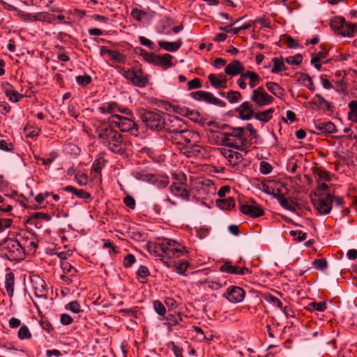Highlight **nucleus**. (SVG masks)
Wrapping results in <instances>:
<instances>
[{
    "label": "nucleus",
    "mask_w": 357,
    "mask_h": 357,
    "mask_svg": "<svg viewBox=\"0 0 357 357\" xmlns=\"http://www.w3.org/2000/svg\"><path fill=\"white\" fill-rule=\"evenodd\" d=\"M32 287L34 289L35 295L40 298H46L47 290L45 287V282L38 276L31 279Z\"/></svg>",
    "instance_id": "18"
},
{
    "label": "nucleus",
    "mask_w": 357,
    "mask_h": 357,
    "mask_svg": "<svg viewBox=\"0 0 357 357\" xmlns=\"http://www.w3.org/2000/svg\"><path fill=\"white\" fill-rule=\"evenodd\" d=\"M15 276L12 272L6 275L5 288L9 297H13L14 294Z\"/></svg>",
    "instance_id": "33"
},
{
    "label": "nucleus",
    "mask_w": 357,
    "mask_h": 357,
    "mask_svg": "<svg viewBox=\"0 0 357 357\" xmlns=\"http://www.w3.org/2000/svg\"><path fill=\"white\" fill-rule=\"evenodd\" d=\"M266 301L270 303L272 305L276 306L280 309H282V303L281 301L275 296L268 295L266 296Z\"/></svg>",
    "instance_id": "55"
},
{
    "label": "nucleus",
    "mask_w": 357,
    "mask_h": 357,
    "mask_svg": "<svg viewBox=\"0 0 357 357\" xmlns=\"http://www.w3.org/2000/svg\"><path fill=\"white\" fill-rule=\"evenodd\" d=\"M312 203L319 214H328L332 209L333 195L328 193L325 197L312 199Z\"/></svg>",
    "instance_id": "14"
},
{
    "label": "nucleus",
    "mask_w": 357,
    "mask_h": 357,
    "mask_svg": "<svg viewBox=\"0 0 357 357\" xmlns=\"http://www.w3.org/2000/svg\"><path fill=\"white\" fill-rule=\"evenodd\" d=\"M221 272H225L229 274H236L244 275L250 273L251 271L246 267H238L231 264V261H227L220 267Z\"/></svg>",
    "instance_id": "17"
},
{
    "label": "nucleus",
    "mask_w": 357,
    "mask_h": 357,
    "mask_svg": "<svg viewBox=\"0 0 357 357\" xmlns=\"http://www.w3.org/2000/svg\"><path fill=\"white\" fill-rule=\"evenodd\" d=\"M11 107L5 101H0V113L2 114H6L10 112Z\"/></svg>",
    "instance_id": "63"
},
{
    "label": "nucleus",
    "mask_w": 357,
    "mask_h": 357,
    "mask_svg": "<svg viewBox=\"0 0 357 357\" xmlns=\"http://www.w3.org/2000/svg\"><path fill=\"white\" fill-rule=\"evenodd\" d=\"M173 266L177 273L184 275L189 266V263L186 260H181L178 262H173Z\"/></svg>",
    "instance_id": "39"
},
{
    "label": "nucleus",
    "mask_w": 357,
    "mask_h": 357,
    "mask_svg": "<svg viewBox=\"0 0 357 357\" xmlns=\"http://www.w3.org/2000/svg\"><path fill=\"white\" fill-rule=\"evenodd\" d=\"M153 12H146L137 8L132 9L131 17L139 22H149L153 17Z\"/></svg>",
    "instance_id": "24"
},
{
    "label": "nucleus",
    "mask_w": 357,
    "mask_h": 357,
    "mask_svg": "<svg viewBox=\"0 0 357 357\" xmlns=\"http://www.w3.org/2000/svg\"><path fill=\"white\" fill-rule=\"evenodd\" d=\"M317 134H331L337 132L335 125L331 121H314Z\"/></svg>",
    "instance_id": "22"
},
{
    "label": "nucleus",
    "mask_w": 357,
    "mask_h": 357,
    "mask_svg": "<svg viewBox=\"0 0 357 357\" xmlns=\"http://www.w3.org/2000/svg\"><path fill=\"white\" fill-rule=\"evenodd\" d=\"M298 80L301 82L309 90L314 91V86L312 78L305 73H301Z\"/></svg>",
    "instance_id": "44"
},
{
    "label": "nucleus",
    "mask_w": 357,
    "mask_h": 357,
    "mask_svg": "<svg viewBox=\"0 0 357 357\" xmlns=\"http://www.w3.org/2000/svg\"><path fill=\"white\" fill-rule=\"evenodd\" d=\"M153 307L155 312L160 315H165L166 313V309L161 301L155 300L153 301Z\"/></svg>",
    "instance_id": "53"
},
{
    "label": "nucleus",
    "mask_w": 357,
    "mask_h": 357,
    "mask_svg": "<svg viewBox=\"0 0 357 357\" xmlns=\"http://www.w3.org/2000/svg\"><path fill=\"white\" fill-rule=\"evenodd\" d=\"M98 109L102 114H110V116L119 115L116 113L120 112L126 115L123 116L124 117H130L134 119L133 114L130 109L126 107L122 108L115 102H105L99 107Z\"/></svg>",
    "instance_id": "10"
},
{
    "label": "nucleus",
    "mask_w": 357,
    "mask_h": 357,
    "mask_svg": "<svg viewBox=\"0 0 357 357\" xmlns=\"http://www.w3.org/2000/svg\"><path fill=\"white\" fill-rule=\"evenodd\" d=\"M173 56L169 54H165L163 55H157V66H161L163 69H168L173 66L172 61Z\"/></svg>",
    "instance_id": "30"
},
{
    "label": "nucleus",
    "mask_w": 357,
    "mask_h": 357,
    "mask_svg": "<svg viewBox=\"0 0 357 357\" xmlns=\"http://www.w3.org/2000/svg\"><path fill=\"white\" fill-rule=\"evenodd\" d=\"M314 173L319 176V178H324L326 181H329V173L326 170L321 169L320 168H317Z\"/></svg>",
    "instance_id": "57"
},
{
    "label": "nucleus",
    "mask_w": 357,
    "mask_h": 357,
    "mask_svg": "<svg viewBox=\"0 0 357 357\" xmlns=\"http://www.w3.org/2000/svg\"><path fill=\"white\" fill-rule=\"evenodd\" d=\"M123 203L126 204V206L131 209H134L135 208V200L131 196H126L123 198Z\"/></svg>",
    "instance_id": "61"
},
{
    "label": "nucleus",
    "mask_w": 357,
    "mask_h": 357,
    "mask_svg": "<svg viewBox=\"0 0 357 357\" xmlns=\"http://www.w3.org/2000/svg\"><path fill=\"white\" fill-rule=\"evenodd\" d=\"M272 63L273 64L271 69L272 73L278 74L279 73L287 70V67L284 63V59L282 56L273 58Z\"/></svg>",
    "instance_id": "34"
},
{
    "label": "nucleus",
    "mask_w": 357,
    "mask_h": 357,
    "mask_svg": "<svg viewBox=\"0 0 357 357\" xmlns=\"http://www.w3.org/2000/svg\"><path fill=\"white\" fill-rule=\"evenodd\" d=\"M307 104L314 105L319 109H326L328 111L332 110L331 103L324 99L320 94H316L310 102Z\"/></svg>",
    "instance_id": "27"
},
{
    "label": "nucleus",
    "mask_w": 357,
    "mask_h": 357,
    "mask_svg": "<svg viewBox=\"0 0 357 357\" xmlns=\"http://www.w3.org/2000/svg\"><path fill=\"white\" fill-rule=\"evenodd\" d=\"M109 56L111 58L118 63H124L126 61V56L119 51L112 50L109 52Z\"/></svg>",
    "instance_id": "48"
},
{
    "label": "nucleus",
    "mask_w": 357,
    "mask_h": 357,
    "mask_svg": "<svg viewBox=\"0 0 357 357\" xmlns=\"http://www.w3.org/2000/svg\"><path fill=\"white\" fill-rule=\"evenodd\" d=\"M244 73V66L243 63L238 60L232 61L225 69V73L230 76H236Z\"/></svg>",
    "instance_id": "23"
},
{
    "label": "nucleus",
    "mask_w": 357,
    "mask_h": 357,
    "mask_svg": "<svg viewBox=\"0 0 357 357\" xmlns=\"http://www.w3.org/2000/svg\"><path fill=\"white\" fill-rule=\"evenodd\" d=\"M208 142L212 145L227 146L226 132L211 130L208 135Z\"/></svg>",
    "instance_id": "20"
},
{
    "label": "nucleus",
    "mask_w": 357,
    "mask_h": 357,
    "mask_svg": "<svg viewBox=\"0 0 357 357\" xmlns=\"http://www.w3.org/2000/svg\"><path fill=\"white\" fill-rule=\"evenodd\" d=\"M225 127L229 128L226 132L227 147L232 148L236 150L245 151V146L248 139L244 127H230L225 125Z\"/></svg>",
    "instance_id": "3"
},
{
    "label": "nucleus",
    "mask_w": 357,
    "mask_h": 357,
    "mask_svg": "<svg viewBox=\"0 0 357 357\" xmlns=\"http://www.w3.org/2000/svg\"><path fill=\"white\" fill-rule=\"evenodd\" d=\"M217 204L222 209H231L235 206V200L232 197H229L218 201Z\"/></svg>",
    "instance_id": "42"
},
{
    "label": "nucleus",
    "mask_w": 357,
    "mask_h": 357,
    "mask_svg": "<svg viewBox=\"0 0 357 357\" xmlns=\"http://www.w3.org/2000/svg\"><path fill=\"white\" fill-rule=\"evenodd\" d=\"M195 136V134L185 128L184 130H181L178 133L175 134L174 135L171 136L169 137L174 143L181 145H185L186 147L188 144H190L192 139Z\"/></svg>",
    "instance_id": "16"
},
{
    "label": "nucleus",
    "mask_w": 357,
    "mask_h": 357,
    "mask_svg": "<svg viewBox=\"0 0 357 357\" xmlns=\"http://www.w3.org/2000/svg\"><path fill=\"white\" fill-rule=\"evenodd\" d=\"M61 323L63 325H69L73 323V317L68 314H62L61 315Z\"/></svg>",
    "instance_id": "64"
},
{
    "label": "nucleus",
    "mask_w": 357,
    "mask_h": 357,
    "mask_svg": "<svg viewBox=\"0 0 357 357\" xmlns=\"http://www.w3.org/2000/svg\"><path fill=\"white\" fill-rule=\"evenodd\" d=\"M148 250L151 254L155 255L156 257H167L168 259L179 257L186 252L183 245L169 238L148 245Z\"/></svg>",
    "instance_id": "2"
},
{
    "label": "nucleus",
    "mask_w": 357,
    "mask_h": 357,
    "mask_svg": "<svg viewBox=\"0 0 357 357\" xmlns=\"http://www.w3.org/2000/svg\"><path fill=\"white\" fill-rule=\"evenodd\" d=\"M202 86L200 79L199 78H194L188 82V88L189 90L194 89H199Z\"/></svg>",
    "instance_id": "60"
},
{
    "label": "nucleus",
    "mask_w": 357,
    "mask_h": 357,
    "mask_svg": "<svg viewBox=\"0 0 357 357\" xmlns=\"http://www.w3.org/2000/svg\"><path fill=\"white\" fill-rule=\"evenodd\" d=\"M76 82L79 85L84 86L91 82V77L88 75H79L76 77Z\"/></svg>",
    "instance_id": "52"
},
{
    "label": "nucleus",
    "mask_w": 357,
    "mask_h": 357,
    "mask_svg": "<svg viewBox=\"0 0 357 357\" xmlns=\"http://www.w3.org/2000/svg\"><path fill=\"white\" fill-rule=\"evenodd\" d=\"M190 96L196 100L204 101L211 105H218L220 107H225V102L220 99L214 97L210 92L205 91H197L190 93Z\"/></svg>",
    "instance_id": "13"
},
{
    "label": "nucleus",
    "mask_w": 357,
    "mask_h": 357,
    "mask_svg": "<svg viewBox=\"0 0 357 357\" xmlns=\"http://www.w3.org/2000/svg\"><path fill=\"white\" fill-rule=\"evenodd\" d=\"M170 190L175 196L186 199L189 198L190 192L186 189L185 185L183 183L178 182L172 183L170 186Z\"/></svg>",
    "instance_id": "26"
},
{
    "label": "nucleus",
    "mask_w": 357,
    "mask_h": 357,
    "mask_svg": "<svg viewBox=\"0 0 357 357\" xmlns=\"http://www.w3.org/2000/svg\"><path fill=\"white\" fill-rule=\"evenodd\" d=\"M348 107L350 109V111L348 114L349 118L350 120H351V119H353V117H354V114H357V101L356 100L351 101L349 103Z\"/></svg>",
    "instance_id": "56"
},
{
    "label": "nucleus",
    "mask_w": 357,
    "mask_h": 357,
    "mask_svg": "<svg viewBox=\"0 0 357 357\" xmlns=\"http://www.w3.org/2000/svg\"><path fill=\"white\" fill-rule=\"evenodd\" d=\"M141 119L147 128L153 130H161L165 126V118L157 112L146 111L141 114Z\"/></svg>",
    "instance_id": "8"
},
{
    "label": "nucleus",
    "mask_w": 357,
    "mask_h": 357,
    "mask_svg": "<svg viewBox=\"0 0 357 357\" xmlns=\"http://www.w3.org/2000/svg\"><path fill=\"white\" fill-rule=\"evenodd\" d=\"M273 98L268 94L263 86L255 89L250 96V100L259 107L268 105L273 102Z\"/></svg>",
    "instance_id": "12"
},
{
    "label": "nucleus",
    "mask_w": 357,
    "mask_h": 357,
    "mask_svg": "<svg viewBox=\"0 0 357 357\" xmlns=\"http://www.w3.org/2000/svg\"><path fill=\"white\" fill-rule=\"evenodd\" d=\"M158 43L160 47H161L162 49L167 52H176L182 45L181 39H178L177 41L175 42L159 40Z\"/></svg>",
    "instance_id": "28"
},
{
    "label": "nucleus",
    "mask_w": 357,
    "mask_h": 357,
    "mask_svg": "<svg viewBox=\"0 0 357 357\" xmlns=\"http://www.w3.org/2000/svg\"><path fill=\"white\" fill-rule=\"evenodd\" d=\"M20 247L24 251V257L26 255H32L36 252L38 240L37 236L30 231H22L16 236Z\"/></svg>",
    "instance_id": "7"
},
{
    "label": "nucleus",
    "mask_w": 357,
    "mask_h": 357,
    "mask_svg": "<svg viewBox=\"0 0 357 357\" xmlns=\"http://www.w3.org/2000/svg\"><path fill=\"white\" fill-rule=\"evenodd\" d=\"M220 152L229 162V163L235 166L239 164L243 160V156L239 152L227 149L225 148L220 149Z\"/></svg>",
    "instance_id": "19"
},
{
    "label": "nucleus",
    "mask_w": 357,
    "mask_h": 357,
    "mask_svg": "<svg viewBox=\"0 0 357 357\" xmlns=\"http://www.w3.org/2000/svg\"><path fill=\"white\" fill-rule=\"evenodd\" d=\"M135 262V257L132 254L127 255L123 259V266L126 268L130 267Z\"/></svg>",
    "instance_id": "59"
},
{
    "label": "nucleus",
    "mask_w": 357,
    "mask_h": 357,
    "mask_svg": "<svg viewBox=\"0 0 357 357\" xmlns=\"http://www.w3.org/2000/svg\"><path fill=\"white\" fill-rule=\"evenodd\" d=\"M0 255L10 261H20L25 257L16 237L4 239L0 243Z\"/></svg>",
    "instance_id": "4"
},
{
    "label": "nucleus",
    "mask_w": 357,
    "mask_h": 357,
    "mask_svg": "<svg viewBox=\"0 0 357 357\" xmlns=\"http://www.w3.org/2000/svg\"><path fill=\"white\" fill-rule=\"evenodd\" d=\"M121 73L127 80L130 82L132 85L144 88L149 83V75L145 74L139 63H134L129 69L121 68Z\"/></svg>",
    "instance_id": "5"
},
{
    "label": "nucleus",
    "mask_w": 357,
    "mask_h": 357,
    "mask_svg": "<svg viewBox=\"0 0 357 357\" xmlns=\"http://www.w3.org/2000/svg\"><path fill=\"white\" fill-rule=\"evenodd\" d=\"M330 26L335 34L344 37H354L357 31L356 24L347 22L343 17H333L330 22Z\"/></svg>",
    "instance_id": "6"
},
{
    "label": "nucleus",
    "mask_w": 357,
    "mask_h": 357,
    "mask_svg": "<svg viewBox=\"0 0 357 357\" xmlns=\"http://www.w3.org/2000/svg\"><path fill=\"white\" fill-rule=\"evenodd\" d=\"M276 198L282 208L291 211L296 210L295 206L283 195H279Z\"/></svg>",
    "instance_id": "40"
},
{
    "label": "nucleus",
    "mask_w": 357,
    "mask_h": 357,
    "mask_svg": "<svg viewBox=\"0 0 357 357\" xmlns=\"http://www.w3.org/2000/svg\"><path fill=\"white\" fill-rule=\"evenodd\" d=\"M33 18L35 21H41L48 23L55 22V16L47 12H39L35 13Z\"/></svg>",
    "instance_id": "35"
},
{
    "label": "nucleus",
    "mask_w": 357,
    "mask_h": 357,
    "mask_svg": "<svg viewBox=\"0 0 357 357\" xmlns=\"http://www.w3.org/2000/svg\"><path fill=\"white\" fill-rule=\"evenodd\" d=\"M239 209L244 215L253 218L262 216L264 213L262 206L253 199H250L245 204H241Z\"/></svg>",
    "instance_id": "11"
},
{
    "label": "nucleus",
    "mask_w": 357,
    "mask_h": 357,
    "mask_svg": "<svg viewBox=\"0 0 357 357\" xmlns=\"http://www.w3.org/2000/svg\"><path fill=\"white\" fill-rule=\"evenodd\" d=\"M242 77L249 79V86L252 89L256 87L261 81V77L257 73L250 70L242 73Z\"/></svg>",
    "instance_id": "32"
},
{
    "label": "nucleus",
    "mask_w": 357,
    "mask_h": 357,
    "mask_svg": "<svg viewBox=\"0 0 357 357\" xmlns=\"http://www.w3.org/2000/svg\"><path fill=\"white\" fill-rule=\"evenodd\" d=\"M313 266L318 270H324L328 266L327 261L322 258V259H314L312 261Z\"/></svg>",
    "instance_id": "51"
},
{
    "label": "nucleus",
    "mask_w": 357,
    "mask_h": 357,
    "mask_svg": "<svg viewBox=\"0 0 357 357\" xmlns=\"http://www.w3.org/2000/svg\"><path fill=\"white\" fill-rule=\"evenodd\" d=\"M5 94L8 98L9 100L13 102H18L24 97V95L14 90L12 86L5 90Z\"/></svg>",
    "instance_id": "38"
},
{
    "label": "nucleus",
    "mask_w": 357,
    "mask_h": 357,
    "mask_svg": "<svg viewBox=\"0 0 357 357\" xmlns=\"http://www.w3.org/2000/svg\"><path fill=\"white\" fill-rule=\"evenodd\" d=\"M187 128V125L182 119L176 116H168L165 119V126L163 128L168 133L169 137Z\"/></svg>",
    "instance_id": "9"
},
{
    "label": "nucleus",
    "mask_w": 357,
    "mask_h": 357,
    "mask_svg": "<svg viewBox=\"0 0 357 357\" xmlns=\"http://www.w3.org/2000/svg\"><path fill=\"white\" fill-rule=\"evenodd\" d=\"M114 127L121 132H130L133 129L137 130V125L132 118L114 115L109 116L107 121L101 122L96 129L100 144L109 151L122 155L126 149L127 142L125 135L114 129Z\"/></svg>",
    "instance_id": "1"
},
{
    "label": "nucleus",
    "mask_w": 357,
    "mask_h": 357,
    "mask_svg": "<svg viewBox=\"0 0 357 357\" xmlns=\"http://www.w3.org/2000/svg\"><path fill=\"white\" fill-rule=\"evenodd\" d=\"M236 112L242 120H250L255 114L252 105L248 101L243 102L236 109Z\"/></svg>",
    "instance_id": "21"
},
{
    "label": "nucleus",
    "mask_w": 357,
    "mask_h": 357,
    "mask_svg": "<svg viewBox=\"0 0 357 357\" xmlns=\"http://www.w3.org/2000/svg\"><path fill=\"white\" fill-rule=\"evenodd\" d=\"M267 89L274 96L279 98L284 96V90L278 83L273 82H268L266 84Z\"/></svg>",
    "instance_id": "29"
},
{
    "label": "nucleus",
    "mask_w": 357,
    "mask_h": 357,
    "mask_svg": "<svg viewBox=\"0 0 357 357\" xmlns=\"http://www.w3.org/2000/svg\"><path fill=\"white\" fill-rule=\"evenodd\" d=\"M327 308L326 301L321 302H310L306 307V309L312 312H324Z\"/></svg>",
    "instance_id": "37"
},
{
    "label": "nucleus",
    "mask_w": 357,
    "mask_h": 357,
    "mask_svg": "<svg viewBox=\"0 0 357 357\" xmlns=\"http://www.w3.org/2000/svg\"><path fill=\"white\" fill-rule=\"evenodd\" d=\"M13 220L10 218H0V233L10 227Z\"/></svg>",
    "instance_id": "58"
},
{
    "label": "nucleus",
    "mask_w": 357,
    "mask_h": 357,
    "mask_svg": "<svg viewBox=\"0 0 357 357\" xmlns=\"http://www.w3.org/2000/svg\"><path fill=\"white\" fill-rule=\"evenodd\" d=\"M245 291L237 286H231L228 287L224 296L229 301L234 303H239L244 298Z\"/></svg>",
    "instance_id": "15"
},
{
    "label": "nucleus",
    "mask_w": 357,
    "mask_h": 357,
    "mask_svg": "<svg viewBox=\"0 0 357 357\" xmlns=\"http://www.w3.org/2000/svg\"><path fill=\"white\" fill-rule=\"evenodd\" d=\"M273 112L274 109L269 108L266 111L255 113L254 117L259 121L266 123L272 119Z\"/></svg>",
    "instance_id": "36"
},
{
    "label": "nucleus",
    "mask_w": 357,
    "mask_h": 357,
    "mask_svg": "<svg viewBox=\"0 0 357 357\" xmlns=\"http://www.w3.org/2000/svg\"><path fill=\"white\" fill-rule=\"evenodd\" d=\"M139 40L141 45L149 47L150 50L153 49V43L151 40H150L149 39H148L144 36H139Z\"/></svg>",
    "instance_id": "62"
},
{
    "label": "nucleus",
    "mask_w": 357,
    "mask_h": 357,
    "mask_svg": "<svg viewBox=\"0 0 357 357\" xmlns=\"http://www.w3.org/2000/svg\"><path fill=\"white\" fill-rule=\"evenodd\" d=\"M149 274L150 272L149 268L143 265H141L137 271V278L141 283L146 282V278L149 275Z\"/></svg>",
    "instance_id": "41"
},
{
    "label": "nucleus",
    "mask_w": 357,
    "mask_h": 357,
    "mask_svg": "<svg viewBox=\"0 0 357 357\" xmlns=\"http://www.w3.org/2000/svg\"><path fill=\"white\" fill-rule=\"evenodd\" d=\"M67 310H70L74 313H79L81 310V306L77 301L70 302L66 307Z\"/></svg>",
    "instance_id": "54"
},
{
    "label": "nucleus",
    "mask_w": 357,
    "mask_h": 357,
    "mask_svg": "<svg viewBox=\"0 0 357 357\" xmlns=\"http://www.w3.org/2000/svg\"><path fill=\"white\" fill-rule=\"evenodd\" d=\"M63 190L68 192H73L75 194L77 197L84 199V200H89L91 199V195L89 192L82 190V189H77L71 185H68L63 188Z\"/></svg>",
    "instance_id": "31"
},
{
    "label": "nucleus",
    "mask_w": 357,
    "mask_h": 357,
    "mask_svg": "<svg viewBox=\"0 0 357 357\" xmlns=\"http://www.w3.org/2000/svg\"><path fill=\"white\" fill-rule=\"evenodd\" d=\"M17 336L20 340L29 339L31 337V333L26 326H22L18 331Z\"/></svg>",
    "instance_id": "46"
},
{
    "label": "nucleus",
    "mask_w": 357,
    "mask_h": 357,
    "mask_svg": "<svg viewBox=\"0 0 357 357\" xmlns=\"http://www.w3.org/2000/svg\"><path fill=\"white\" fill-rule=\"evenodd\" d=\"M289 234L294 238V240L298 242L303 241L307 238L306 233L303 232L301 230L290 231Z\"/></svg>",
    "instance_id": "47"
},
{
    "label": "nucleus",
    "mask_w": 357,
    "mask_h": 357,
    "mask_svg": "<svg viewBox=\"0 0 357 357\" xmlns=\"http://www.w3.org/2000/svg\"><path fill=\"white\" fill-rule=\"evenodd\" d=\"M226 98L230 103H235L241 99V93L237 91L230 90L227 92Z\"/></svg>",
    "instance_id": "45"
},
{
    "label": "nucleus",
    "mask_w": 357,
    "mask_h": 357,
    "mask_svg": "<svg viewBox=\"0 0 357 357\" xmlns=\"http://www.w3.org/2000/svg\"><path fill=\"white\" fill-rule=\"evenodd\" d=\"M211 86L215 89L227 88V78L225 75L220 73L218 75L210 74L208 77Z\"/></svg>",
    "instance_id": "25"
},
{
    "label": "nucleus",
    "mask_w": 357,
    "mask_h": 357,
    "mask_svg": "<svg viewBox=\"0 0 357 357\" xmlns=\"http://www.w3.org/2000/svg\"><path fill=\"white\" fill-rule=\"evenodd\" d=\"M303 60V56L300 54H297L292 56H288L285 59V61L290 65H299Z\"/></svg>",
    "instance_id": "49"
},
{
    "label": "nucleus",
    "mask_w": 357,
    "mask_h": 357,
    "mask_svg": "<svg viewBox=\"0 0 357 357\" xmlns=\"http://www.w3.org/2000/svg\"><path fill=\"white\" fill-rule=\"evenodd\" d=\"M165 319L166 322H165L164 324L167 325V326H174L178 325L179 322L181 321L182 318L180 314L175 315L169 314Z\"/></svg>",
    "instance_id": "43"
},
{
    "label": "nucleus",
    "mask_w": 357,
    "mask_h": 357,
    "mask_svg": "<svg viewBox=\"0 0 357 357\" xmlns=\"http://www.w3.org/2000/svg\"><path fill=\"white\" fill-rule=\"evenodd\" d=\"M273 170L271 164L266 161H261L259 165V171L264 175L270 174Z\"/></svg>",
    "instance_id": "50"
}]
</instances>
